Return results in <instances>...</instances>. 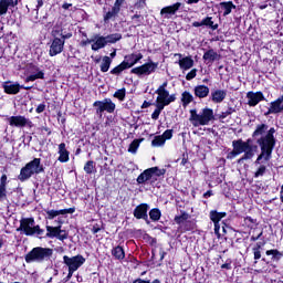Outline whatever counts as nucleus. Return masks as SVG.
Listing matches in <instances>:
<instances>
[{
	"instance_id": "1",
	"label": "nucleus",
	"mask_w": 283,
	"mask_h": 283,
	"mask_svg": "<svg viewBox=\"0 0 283 283\" xmlns=\"http://www.w3.org/2000/svg\"><path fill=\"white\" fill-rule=\"evenodd\" d=\"M253 139L248 138L245 142L242 139H237L232 142V151L227 155L228 160H233L235 156H243L238 159L239 165H242L244 160H251L253 156L258 153V145H252Z\"/></svg>"
},
{
	"instance_id": "2",
	"label": "nucleus",
	"mask_w": 283,
	"mask_h": 283,
	"mask_svg": "<svg viewBox=\"0 0 283 283\" xmlns=\"http://www.w3.org/2000/svg\"><path fill=\"white\" fill-rule=\"evenodd\" d=\"M276 143L277 139H275V127H271L266 130L264 136L256 139V145H259L261 154L258 156L254 165H260L262 159H264L265 163H269V160L273 158V149H275Z\"/></svg>"
},
{
	"instance_id": "3",
	"label": "nucleus",
	"mask_w": 283,
	"mask_h": 283,
	"mask_svg": "<svg viewBox=\"0 0 283 283\" xmlns=\"http://www.w3.org/2000/svg\"><path fill=\"white\" fill-rule=\"evenodd\" d=\"M33 217L22 218L20 220V226L17 228V231L23 233L24 235L32 238V235H36L39 240L43 239L45 235V230L41 229V226L36 224Z\"/></svg>"
},
{
	"instance_id": "4",
	"label": "nucleus",
	"mask_w": 283,
	"mask_h": 283,
	"mask_svg": "<svg viewBox=\"0 0 283 283\" xmlns=\"http://www.w3.org/2000/svg\"><path fill=\"white\" fill-rule=\"evenodd\" d=\"M211 120H216L213 108L205 107L199 114L196 108L190 109L189 122L193 127H205L206 125H209Z\"/></svg>"
},
{
	"instance_id": "5",
	"label": "nucleus",
	"mask_w": 283,
	"mask_h": 283,
	"mask_svg": "<svg viewBox=\"0 0 283 283\" xmlns=\"http://www.w3.org/2000/svg\"><path fill=\"white\" fill-rule=\"evenodd\" d=\"M54 250L52 248L35 247L24 255L27 264L32 262H48L52 258Z\"/></svg>"
},
{
	"instance_id": "6",
	"label": "nucleus",
	"mask_w": 283,
	"mask_h": 283,
	"mask_svg": "<svg viewBox=\"0 0 283 283\" xmlns=\"http://www.w3.org/2000/svg\"><path fill=\"white\" fill-rule=\"evenodd\" d=\"M59 35H61V30L53 29L51 32L52 40H51V45L49 50L50 56H57V54H61V52L65 50L64 40H61Z\"/></svg>"
},
{
	"instance_id": "7",
	"label": "nucleus",
	"mask_w": 283,
	"mask_h": 283,
	"mask_svg": "<svg viewBox=\"0 0 283 283\" xmlns=\"http://www.w3.org/2000/svg\"><path fill=\"white\" fill-rule=\"evenodd\" d=\"M90 43H92L91 50H93V52H98V50H103V48L107 45V38L95 33L92 39L82 40L80 45L81 48H86Z\"/></svg>"
},
{
	"instance_id": "8",
	"label": "nucleus",
	"mask_w": 283,
	"mask_h": 283,
	"mask_svg": "<svg viewBox=\"0 0 283 283\" xmlns=\"http://www.w3.org/2000/svg\"><path fill=\"white\" fill-rule=\"evenodd\" d=\"M93 107H95L97 116H103L104 112H107V114H114L116 112V104L112 102V98L95 101Z\"/></svg>"
},
{
	"instance_id": "9",
	"label": "nucleus",
	"mask_w": 283,
	"mask_h": 283,
	"mask_svg": "<svg viewBox=\"0 0 283 283\" xmlns=\"http://www.w3.org/2000/svg\"><path fill=\"white\" fill-rule=\"evenodd\" d=\"M156 70H158V62L149 60L140 66L132 69L130 74H136V76H149L150 74H154Z\"/></svg>"
},
{
	"instance_id": "10",
	"label": "nucleus",
	"mask_w": 283,
	"mask_h": 283,
	"mask_svg": "<svg viewBox=\"0 0 283 283\" xmlns=\"http://www.w3.org/2000/svg\"><path fill=\"white\" fill-rule=\"evenodd\" d=\"M7 120L10 125V127H18V128L34 127V123H32V120H30V118H28L23 115L8 117Z\"/></svg>"
},
{
	"instance_id": "11",
	"label": "nucleus",
	"mask_w": 283,
	"mask_h": 283,
	"mask_svg": "<svg viewBox=\"0 0 283 283\" xmlns=\"http://www.w3.org/2000/svg\"><path fill=\"white\" fill-rule=\"evenodd\" d=\"M63 262L69 266V270L71 271H78L85 264V259L83 255L77 254L75 256H63Z\"/></svg>"
},
{
	"instance_id": "12",
	"label": "nucleus",
	"mask_w": 283,
	"mask_h": 283,
	"mask_svg": "<svg viewBox=\"0 0 283 283\" xmlns=\"http://www.w3.org/2000/svg\"><path fill=\"white\" fill-rule=\"evenodd\" d=\"M67 237H69L67 231L61 229V226H57V227L46 226L45 238H51V239L56 238L57 240L63 242V240H67Z\"/></svg>"
},
{
	"instance_id": "13",
	"label": "nucleus",
	"mask_w": 283,
	"mask_h": 283,
	"mask_svg": "<svg viewBox=\"0 0 283 283\" xmlns=\"http://www.w3.org/2000/svg\"><path fill=\"white\" fill-rule=\"evenodd\" d=\"M149 211V206L147 203H139L133 211L134 218L136 220H145L147 224H149V214L147 212Z\"/></svg>"
},
{
	"instance_id": "14",
	"label": "nucleus",
	"mask_w": 283,
	"mask_h": 283,
	"mask_svg": "<svg viewBox=\"0 0 283 283\" xmlns=\"http://www.w3.org/2000/svg\"><path fill=\"white\" fill-rule=\"evenodd\" d=\"M247 98L248 105L250 107H255L259 103H262V101H266V98L264 97V93H262V91H250L247 93Z\"/></svg>"
},
{
	"instance_id": "15",
	"label": "nucleus",
	"mask_w": 283,
	"mask_h": 283,
	"mask_svg": "<svg viewBox=\"0 0 283 283\" xmlns=\"http://www.w3.org/2000/svg\"><path fill=\"white\" fill-rule=\"evenodd\" d=\"M158 178H155L151 168L145 169L143 172L139 174V176L136 179L137 185H147L150 182V185H154Z\"/></svg>"
},
{
	"instance_id": "16",
	"label": "nucleus",
	"mask_w": 283,
	"mask_h": 283,
	"mask_svg": "<svg viewBox=\"0 0 283 283\" xmlns=\"http://www.w3.org/2000/svg\"><path fill=\"white\" fill-rule=\"evenodd\" d=\"M190 216L187 213V211L181 210V214L175 216L174 218V222L175 224H185V231H191V229H193L191 227L192 222L191 221H187L189 220Z\"/></svg>"
},
{
	"instance_id": "17",
	"label": "nucleus",
	"mask_w": 283,
	"mask_h": 283,
	"mask_svg": "<svg viewBox=\"0 0 283 283\" xmlns=\"http://www.w3.org/2000/svg\"><path fill=\"white\" fill-rule=\"evenodd\" d=\"M282 103L283 95L270 103V107L268 108V112L264 113V116H271V114H282Z\"/></svg>"
},
{
	"instance_id": "18",
	"label": "nucleus",
	"mask_w": 283,
	"mask_h": 283,
	"mask_svg": "<svg viewBox=\"0 0 283 283\" xmlns=\"http://www.w3.org/2000/svg\"><path fill=\"white\" fill-rule=\"evenodd\" d=\"M202 27L209 28L212 31H216L219 28L218 23L213 22V17H209V15L203 18L200 22L198 21L192 22V28H202Z\"/></svg>"
},
{
	"instance_id": "19",
	"label": "nucleus",
	"mask_w": 283,
	"mask_h": 283,
	"mask_svg": "<svg viewBox=\"0 0 283 283\" xmlns=\"http://www.w3.org/2000/svg\"><path fill=\"white\" fill-rule=\"evenodd\" d=\"M4 94L15 95L21 92V90H32V86L21 85L19 83L15 84H3Z\"/></svg>"
},
{
	"instance_id": "20",
	"label": "nucleus",
	"mask_w": 283,
	"mask_h": 283,
	"mask_svg": "<svg viewBox=\"0 0 283 283\" xmlns=\"http://www.w3.org/2000/svg\"><path fill=\"white\" fill-rule=\"evenodd\" d=\"M140 61H143V53H130L124 56V64L128 70L140 63Z\"/></svg>"
},
{
	"instance_id": "21",
	"label": "nucleus",
	"mask_w": 283,
	"mask_h": 283,
	"mask_svg": "<svg viewBox=\"0 0 283 283\" xmlns=\"http://www.w3.org/2000/svg\"><path fill=\"white\" fill-rule=\"evenodd\" d=\"M27 167L33 171V176L43 174V171H45V168L41 164V158H33L31 161L27 163Z\"/></svg>"
},
{
	"instance_id": "22",
	"label": "nucleus",
	"mask_w": 283,
	"mask_h": 283,
	"mask_svg": "<svg viewBox=\"0 0 283 283\" xmlns=\"http://www.w3.org/2000/svg\"><path fill=\"white\" fill-rule=\"evenodd\" d=\"M227 98V90H212L210 94V101L216 104H220Z\"/></svg>"
},
{
	"instance_id": "23",
	"label": "nucleus",
	"mask_w": 283,
	"mask_h": 283,
	"mask_svg": "<svg viewBox=\"0 0 283 283\" xmlns=\"http://www.w3.org/2000/svg\"><path fill=\"white\" fill-rule=\"evenodd\" d=\"M57 154H59V163H70V150H67V147L65 143H61L57 146Z\"/></svg>"
},
{
	"instance_id": "24",
	"label": "nucleus",
	"mask_w": 283,
	"mask_h": 283,
	"mask_svg": "<svg viewBox=\"0 0 283 283\" xmlns=\"http://www.w3.org/2000/svg\"><path fill=\"white\" fill-rule=\"evenodd\" d=\"M209 86L205 85V84H199L197 86H195L193 88V94L196 96V98H207V96H209Z\"/></svg>"
},
{
	"instance_id": "25",
	"label": "nucleus",
	"mask_w": 283,
	"mask_h": 283,
	"mask_svg": "<svg viewBox=\"0 0 283 283\" xmlns=\"http://www.w3.org/2000/svg\"><path fill=\"white\" fill-rule=\"evenodd\" d=\"M202 59L206 65H210V63L218 61V59H220V55L213 49H210L203 53Z\"/></svg>"
},
{
	"instance_id": "26",
	"label": "nucleus",
	"mask_w": 283,
	"mask_h": 283,
	"mask_svg": "<svg viewBox=\"0 0 283 283\" xmlns=\"http://www.w3.org/2000/svg\"><path fill=\"white\" fill-rule=\"evenodd\" d=\"M8 198V175L3 174L0 177V200Z\"/></svg>"
},
{
	"instance_id": "27",
	"label": "nucleus",
	"mask_w": 283,
	"mask_h": 283,
	"mask_svg": "<svg viewBox=\"0 0 283 283\" xmlns=\"http://www.w3.org/2000/svg\"><path fill=\"white\" fill-rule=\"evenodd\" d=\"M32 176H34L33 171L25 164V166L22 167L21 170H20V174L18 176V180H20V182H25V180H30Z\"/></svg>"
},
{
	"instance_id": "28",
	"label": "nucleus",
	"mask_w": 283,
	"mask_h": 283,
	"mask_svg": "<svg viewBox=\"0 0 283 283\" xmlns=\"http://www.w3.org/2000/svg\"><path fill=\"white\" fill-rule=\"evenodd\" d=\"M221 10H223V17H229L233 10H235V4L233 1H223L219 3Z\"/></svg>"
},
{
	"instance_id": "29",
	"label": "nucleus",
	"mask_w": 283,
	"mask_h": 283,
	"mask_svg": "<svg viewBox=\"0 0 283 283\" xmlns=\"http://www.w3.org/2000/svg\"><path fill=\"white\" fill-rule=\"evenodd\" d=\"M266 132H269V125L265 123L258 124L254 132L252 133V138H258L260 136L262 138Z\"/></svg>"
},
{
	"instance_id": "30",
	"label": "nucleus",
	"mask_w": 283,
	"mask_h": 283,
	"mask_svg": "<svg viewBox=\"0 0 283 283\" xmlns=\"http://www.w3.org/2000/svg\"><path fill=\"white\" fill-rule=\"evenodd\" d=\"M182 7V3L180 2H176L171 6H168V7H164L161 10H160V14H176V12H178V10H180V8Z\"/></svg>"
},
{
	"instance_id": "31",
	"label": "nucleus",
	"mask_w": 283,
	"mask_h": 283,
	"mask_svg": "<svg viewBox=\"0 0 283 283\" xmlns=\"http://www.w3.org/2000/svg\"><path fill=\"white\" fill-rule=\"evenodd\" d=\"M209 218L213 224L220 223L222 218H227V212H218V210H211L209 213Z\"/></svg>"
},
{
	"instance_id": "32",
	"label": "nucleus",
	"mask_w": 283,
	"mask_h": 283,
	"mask_svg": "<svg viewBox=\"0 0 283 283\" xmlns=\"http://www.w3.org/2000/svg\"><path fill=\"white\" fill-rule=\"evenodd\" d=\"M155 94L158 95L156 98V103L165 106V101H167V98L169 96V92L167 90L157 88L155 91Z\"/></svg>"
},
{
	"instance_id": "33",
	"label": "nucleus",
	"mask_w": 283,
	"mask_h": 283,
	"mask_svg": "<svg viewBox=\"0 0 283 283\" xmlns=\"http://www.w3.org/2000/svg\"><path fill=\"white\" fill-rule=\"evenodd\" d=\"M179 67L181 70H191L193 67V59L191 56H186L179 60Z\"/></svg>"
},
{
	"instance_id": "34",
	"label": "nucleus",
	"mask_w": 283,
	"mask_h": 283,
	"mask_svg": "<svg viewBox=\"0 0 283 283\" xmlns=\"http://www.w3.org/2000/svg\"><path fill=\"white\" fill-rule=\"evenodd\" d=\"M111 253L113 258H115V260H118L119 262H122V260L125 258V249H123V247L120 245H116L115 248H113Z\"/></svg>"
},
{
	"instance_id": "35",
	"label": "nucleus",
	"mask_w": 283,
	"mask_h": 283,
	"mask_svg": "<svg viewBox=\"0 0 283 283\" xmlns=\"http://www.w3.org/2000/svg\"><path fill=\"white\" fill-rule=\"evenodd\" d=\"M265 255H271L272 262H280L283 258V252H280L277 249L266 250Z\"/></svg>"
},
{
	"instance_id": "36",
	"label": "nucleus",
	"mask_w": 283,
	"mask_h": 283,
	"mask_svg": "<svg viewBox=\"0 0 283 283\" xmlns=\"http://www.w3.org/2000/svg\"><path fill=\"white\" fill-rule=\"evenodd\" d=\"M190 103H193V95L189 91H185L181 94V104L182 107H188Z\"/></svg>"
},
{
	"instance_id": "37",
	"label": "nucleus",
	"mask_w": 283,
	"mask_h": 283,
	"mask_svg": "<svg viewBox=\"0 0 283 283\" xmlns=\"http://www.w3.org/2000/svg\"><path fill=\"white\" fill-rule=\"evenodd\" d=\"M148 216L153 222H158L163 218V212L158 208H153L149 210Z\"/></svg>"
},
{
	"instance_id": "38",
	"label": "nucleus",
	"mask_w": 283,
	"mask_h": 283,
	"mask_svg": "<svg viewBox=\"0 0 283 283\" xmlns=\"http://www.w3.org/2000/svg\"><path fill=\"white\" fill-rule=\"evenodd\" d=\"M84 171L87 174V176L96 174V163H94V160L86 161L84 165Z\"/></svg>"
},
{
	"instance_id": "39",
	"label": "nucleus",
	"mask_w": 283,
	"mask_h": 283,
	"mask_svg": "<svg viewBox=\"0 0 283 283\" xmlns=\"http://www.w3.org/2000/svg\"><path fill=\"white\" fill-rule=\"evenodd\" d=\"M39 78L40 80L45 78V73L43 71H39L35 74H31V75L27 76L24 80V83H31V82L38 81Z\"/></svg>"
},
{
	"instance_id": "40",
	"label": "nucleus",
	"mask_w": 283,
	"mask_h": 283,
	"mask_svg": "<svg viewBox=\"0 0 283 283\" xmlns=\"http://www.w3.org/2000/svg\"><path fill=\"white\" fill-rule=\"evenodd\" d=\"M120 13V11L114 9V7H112L111 11H107L106 14H104V23H109L111 19H116V17H118V14Z\"/></svg>"
},
{
	"instance_id": "41",
	"label": "nucleus",
	"mask_w": 283,
	"mask_h": 283,
	"mask_svg": "<svg viewBox=\"0 0 283 283\" xmlns=\"http://www.w3.org/2000/svg\"><path fill=\"white\" fill-rule=\"evenodd\" d=\"M258 226V219H253L252 217H244L243 227L248 229H254Z\"/></svg>"
},
{
	"instance_id": "42",
	"label": "nucleus",
	"mask_w": 283,
	"mask_h": 283,
	"mask_svg": "<svg viewBox=\"0 0 283 283\" xmlns=\"http://www.w3.org/2000/svg\"><path fill=\"white\" fill-rule=\"evenodd\" d=\"M112 65V59L107 55L103 57L102 64H101V72H109V67Z\"/></svg>"
},
{
	"instance_id": "43",
	"label": "nucleus",
	"mask_w": 283,
	"mask_h": 283,
	"mask_svg": "<svg viewBox=\"0 0 283 283\" xmlns=\"http://www.w3.org/2000/svg\"><path fill=\"white\" fill-rule=\"evenodd\" d=\"M125 70H128V69H127V65L125 64V62L123 61L120 64H118L113 70H111V74L118 76L123 72H125Z\"/></svg>"
},
{
	"instance_id": "44",
	"label": "nucleus",
	"mask_w": 283,
	"mask_h": 283,
	"mask_svg": "<svg viewBox=\"0 0 283 283\" xmlns=\"http://www.w3.org/2000/svg\"><path fill=\"white\" fill-rule=\"evenodd\" d=\"M143 142V138L140 139H134L128 147L129 154H136L138 151V147H140V143Z\"/></svg>"
},
{
	"instance_id": "45",
	"label": "nucleus",
	"mask_w": 283,
	"mask_h": 283,
	"mask_svg": "<svg viewBox=\"0 0 283 283\" xmlns=\"http://www.w3.org/2000/svg\"><path fill=\"white\" fill-rule=\"evenodd\" d=\"M106 38V44L107 43H118V41H120V39H123V34L120 33H112L108 34Z\"/></svg>"
},
{
	"instance_id": "46",
	"label": "nucleus",
	"mask_w": 283,
	"mask_h": 283,
	"mask_svg": "<svg viewBox=\"0 0 283 283\" xmlns=\"http://www.w3.org/2000/svg\"><path fill=\"white\" fill-rule=\"evenodd\" d=\"M114 98H117V101H125V97L127 96V90L125 87H122L119 90H117L114 94H113Z\"/></svg>"
},
{
	"instance_id": "47",
	"label": "nucleus",
	"mask_w": 283,
	"mask_h": 283,
	"mask_svg": "<svg viewBox=\"0 0 283 283\" xmlns=\"http://www.w3.org/2000/svg\"><path fill=\"white\" fill-rule=\"evenodd\" d=\"M163 109H165V106L163 104L156 103V108L151 114L153 120H158V118H160V114L163 113Z\"/></svg>"
},
{
	"instance_id": "48",
	"label": "nucleus",
	"mask_w": 283,
	"mask_h": 283,
	"mask_svg": "<svg viewBox=\"0 0 283 283\" xmlns=\"http://www.w3.org/2000/svg\"><path fill=\"white\" fill-rule=\"evenodd\" d=\"M150 171L153 174V177L155 176L156 178H160V176H165V174H167V169H159L158 166L150 167Z\"/></svg>"
},
{
	"instance_id": "49",
	"label": "nucleus",
	"mask_w": 283,
	"mask_h": 283,
	"mask_svg": "<svg viewBox=\"0 0 283 283\" xmlns=\"http://www.w3.org/2000/svg\"><path fill=\"white\" fill-rule=\"evenodd\" d=\"M165 138H163L160 135H157L151 140V147H163L165 146Z\"/></svg>"
},
{
	"instance_id": "50",
	"label": "nucleus",
	"mask_w": 283,
	"mask_h": 283,
	"mask_svg": "<svg viewBox=\"0 0 283 283\" xmlns=\"http://www.w3.org/2000/svg\"><path fill=\"white\" fill-rule=\"evenodd\" d=\"M231 114H235V107L233 106H228L226 112H221V114L219 115V118H227L228 116H231Z\"/></svg>"
},
{
	"instance_id": "51",
	"label": "nucleus",
	"mask_w": 283,
	"mask_h": 283,
	"mask_svg": "<svg viewBox=\"0 0 283 283\" xmlns=\"http://www.w3.org/2000/svg\"><path fill=\"white\" fill-rule=\"evenodd\" d=\"M145 18L142 14L135 13L134 15H132V21H135L137 24L135 25V28H140L143 25V20Z\"/></svg>"
},
{
	"instance_id": "52",
	"label": "nucleus",
	"mask_w": 283,
	"mask_h": 283,
	"mask_svg": "<svg viewBox=\"0 0 283 283\" xmlns=\"http://www.w3.org/2000/svg\"><path fill=\"white\" fill-rule=\"evenodd\" d=\"M161 137L165 139V143H167V140H171V138H174V129H166Z\"/></svg>"
},
{
	"instance_id": "53",
	"label": "nucleus",
	"mask_w": 283,
	"mask_h": 283,
	"mask_svg": "<svg viewBox=\"0 0 283 283\" xmlns=\"http://www.w3.org/2000/svg\"><path fill=\"white\" fill-rule=\"evenodd\" d=\"M76 211V208H66V209H61V210H56L57 216H66V213H74Z\"/></svg>"
},
{
	"instance_id": "54",
	"label": "nucleus",
	"mask_w": 283,
	"mask_h": 283,
	"mask_svg": "<svg viewBox=\"0 0 283 283\" xmlns=\"http://www.w3.org/2000/svg\"><path fill=\"white\" fill-rule=\"evenodd\" d=\"M264 174H266V166L261 165L254 172V178H260V176H264Z\"/></svg>"
},
{
	"instance_id": "55",
	"label": "nucleus",
	"mask_w": 283,
	"mask_h": 283,
	"mask_svg": "<svg viewBox=\"0 0 283 283\" xmlns=\"http://www.w3.org/2000/svg\"><path fill=\"white\" fill-rule=\"evenodd\" d=\"M198 76V69H192L189 73L186 75V81H193Z\"/></svg>"
},
{
	"instance_id": "56",
	"label": "nucleus",
	"mask_w": 283,
	"mask_h": 283,
	"mask_svg": "<svg viewBox=\"0 0 283 283\" xmlns=\"http://www.w3.org/2000/svg\"><path fill=\"white\" fill-rule=\"evenodd\" d=\"M46 213V220H54V218H56L59 214L56 212V210H44Z\"/></svg>"
},
{
	"instance_id": "57",
	"label": "nucleus",
	"mask_w": 283,
	"mask_h": 283,
	"mask_svg": "<svg viewBox=\"0 0 283 283\" xmlns=\"http://www.w3.org/2000/svg\"><path fill=\"white\" fill-rule=\"evenodd\" d=\"M61 31V35H59V39L61 41H64V44H65V41H67V39H72V32H69V33H63V29H59Z\"/></svg>"
},
{
	"instance_id": "58",
	"label": "nucleus",
	"mask_w": 283,
	"mask_h": 283,
	"mask_svg": "<svg viewBox=\"0 0 283 283\" xmlns=\"http://www.w3.org/2000/svg\"><path fill=\"white\" fill-rule=\"evenodd\" d=\"M145 6H147V0H137V2L134 4V8H136V10H143Z\"/></svg>"
},
{
	"instance_id": "59",
	"label": "nucleus",
	"mask_w": 283,
	"mask_h": 283,
	"mask_svg": "<svg viewBox=\"0 0 283 283\" xmlns=\"http://www.w3.org/2000/svg\"><path fill=\"white\" fill-rule=\"evenodd\" d=\"M171 103H176V94L168 95L167 101H164V107L171 105Z\"/></svg>"
},
{
	"instance_id": "60",
	"label": "nucleus",
	"mask_w": 283,
	"mask_h": 283,
	"mask_svg": "<svg viewBox=\"0 0 283 283\" xmlns=\"http://www.w3.org/2000/svg\"><path fill=\"white\" fill-rule=\"evenodd\" d=\"M252 253L254 255V264H258V260L262 258V251L258 249H252Z\"/></svg>"
},
{
	"instance_id": "61",
	"label": "nucleus",
	"mask_w": 283,
	"mask_h": 283,
	"mask_svg": "<svg viewBox=\"0 0 283 283\" xmlns=\"http://www.w3.org/2000/svg\"><path fill=\"white\" fill-rule=\"evenodd\" d=\"M3 14H8V6L6 2H0V17H3Z\"/></svg>"
},
{
	"instance_id": "62",
	"label": "nucleus",
	"mask_w": 283,
	"mask_h": 283,
	"mask_svg": "<svg viewBox=\"0 0 283 283\" xmlns=\"http://www.w3.org/2000/svg\"><path fill=\"white\" fill-rule=\"evenodd\" d=\"M123 3H125V0H115L113 8L117 10V12H120V8H123Z\"/></svg>"
},
{
	"instance_id": "63",
	"label": "nucleus",
	"mask_w": 283,
	"mask_h": 283,
	"mask_svg": "<svg viewBox=\"0 0 283 283\" xmlns=\"http://www.w3.org/2000/svg\"><path fill=\"white\" fill-rule=\"evenodd\" d=\"M231 264H232L231 259H228L227 262L221 265V269H226V271H231L232 269Z\"/></svg>"
},
{
	"instance_id": "64",
	"label": "nucleus",
	"mask_w": 283,
	"mask_h": 283,
	"mask_svg": "<svg viewBox=\"0 0 283 283\" xmlns=\"http://www.w3.org/2000/svg\"><path fill=\"white\" fill-rule=\"evenodd\" d=\"M35 112L36 114H43V112H45V103L39 104Z\"/></svg>"
}]
</instances>
